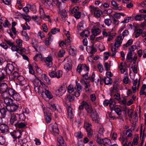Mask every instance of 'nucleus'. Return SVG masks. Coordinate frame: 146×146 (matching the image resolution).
<instances>
[{
    "label": "nucleus",
    "instance_id": "nucleus-1",
    "mask_svg": "<svg viewBox=\"0 0 146 146\" xmlns=\"http://www.w3.org/2000/svg\"><path fill=\"white\" fill-rule=\"evenodd\" d=\"M8 95L17 101L19 102L21 100V97L19 94L16 92L15 90L12 89H10L9 91Z\"/></svg>",
    "mask_w": 146,
    "mask_h": 146
},
{
    "label": "nucleus",
    "instance_id": "nucleus-2",
    "mask_svg": "<svg viewBox=\"0 0 146 146\" xmlns=\"http://www.w3.org/2000/svg\"><path fill=\"white\" fill-rule=\"evenodd\" d=\"M10 89L12 88L9 87L5 83L2 82L0 83V93L1 94V95H3L4 94L8 95V92Z\"/></svg>",
    "mask_w": 146,
    "mask_h": 146
},
{
    "label": "nucleus",
    "instance_id": "nucleus-3",
    "mask_svg": "<svg viewBox=\"0 0 146 146\" xmlns=\"http://www.w3.org/2000/svg\"><path fill=\"white\" fill-rule=\"evenodd\" d=\"M80 82L84 85L85 91L86 93L89 94L92 92L89 81H86L83 79H82L80 80Z\"/></svg>",
    "mask_w": 146,
    "mask_h": 146
},
{
    "label": "nucleus",
    "instance_id": "nucleus-4",
    "mask_svg": "<svg viewBox=\"0 0 146 146\" xmlns=\"http://www.w3.org/2000/svg\"><path fill=\"white\" fill-rule=\"evenodd\" d=\"M9 96L8 94H5L0 95V97L4 100V102L7 105V106H10L13 104V100L9 98Z\"/></svg>",
    "mask_w": 146,
    "mask_h": 146
},
{
    "label": "nucleus",
    "instance_id": "nucleus-5",
    "mask_svg": "<svg viewBox=\"0 0 146 146\" xmlns=\"http://www.w3.org/2000/svg\"><path fill=\"white\" fill-rule=\"evenodd\" d=\"M19 121V115L18 114L11 113V117L9 120V122L11 125H15Z\"/></svg>",
    "mask_w": 146,
    "mask_h": 146
},
{
    "label": "nucleus",
    "instance_id": "nucleus-6",
    "mask_svg": "<svg viewBox=\"0 0 146 146\" xmlns=\"http://www.w3.org/2000/svg\"><path fill=\"white\" fill-rule=\"evenodd\" d=\"M92 125L90 123L85 122L84 127L86 129L87 133L88 136L91 137L92 135L93 131L91 129Z\"/></svg>",
    "mask_w": 146,
    "mask_h": 146
},
{
    "label": "nucleus",
    "instance_id": "nucleus-7",
    "mask_svg": "<svg viewBox=\"0 0 146 146\" xmlns=\"http://www.w3.org/2000/svg\"><path fill=\"white\" fill-rule=\"evenodd\" d=\"M68 11H66L64 9L61 10L60 8L58 9V12L61 16L60 19L62 21H65V19L67 16V13Z\"/></svg>",
    "mask_w": 146,
    "mask_h": 146
},
{
    "label": "nucleus",
    "instance_id": "nucleus-8",
    "mask_svg": "<svg viewBox=\"0 0 146 146\" xmlns=\"http://www.w3.org/2000/svg\"><path fill=\"white\" fill-rule=\"evenodd\" d=\"M89 68L85 64H80L77 67V70L79 73L82 71H87L89 70Z\"/></svg>",
    "mask_w": 146,
    "mask_h": 146
},
{
    "label": "nucleus",
    "instance_id": "nucleus-9",
    "mask_svg": "<svg viewBox=\"0 0 146 146\" xmlns=\"http://www.w3.org/2000/svg\"><path fill=\"white\" fill-rule=\"evenodd\" d=\"M76 88H75L76 91L74 92V96L76 97H78L80 95V93L82 91V87L79 83H78L77 82H76Z\"/></svg>",
    "mask_w": 146,
    "mask_h": 146
},
{
    "label": "nucleus",
    "instance_id": "nucleus-10",
    "mask_svg": "<svg viewBox=\"0 0 146 146\" xmlns=\"http://www.w3.org/2000/svg\"><path fill=\"white\" fill-rule=\"evenodd\" d=\"M64 106L67 108L68 117L70 119H72L73 117V113L72 109L70 106V104H68L65 102L64 104Z\"/></svg>",
    "mask_w": 146,
    "mask_h": 146
},
{
    "label": "nucleus",
    "instance_id": "nucleus-11",
    "mask_svg": "<svg viewBox=\"0 0 146 146\" xmlns=\"http://www.w3.org/2000/svg\"><path fill=\"white\" fill-rule=\"evenodd\" d=\"M19 106L16 104H12L10 106H7L6 108L8 111L10 113L15 111L18 108Z\"/></svg>",
    "mask_w": 146,
    "mask_h": 146
},
{
    "label": "nucleus",
    "instance_id": "nucleus-12",
    "mask_svg": "<svg viewBox=\"0 0 146 146\" xmlns=\"http://www.w3.org/2000/svg\"><path fill=\"white\" fill-rule=\"evenodd\" d=\"M123 39L121 35L118 36L115 39V41L114 43V46L115 47H118L120 46Z\"/></svg>",
    "mask_w": 146,
    "mask_h": 146
},
{
    "label": "nucleus",
    "instance_id": "nucleus-13",
    "mask_svg": "<svg viewBox=\"0 0 146 146\" xmlns=\"http://www.w3.org/2000/svg\"><path fill=\"white\" fill-rule=\"evenodd\" d=\"M50 130L52 133L54 135H56L59 133V129L57 124H54L50 128Z\"/></svg>",
    "mask_w": 146,
    "mask_h": 146
},
{
    "label": "nucleus",
    "instance_id": "nucleus-14",
    "mask_svg": "<svg viewBox=\"0 0 146 146\" xmlns=\"http://www.w3.org/2000/svg\"><path fill=\"white\" fill-rule=\"evenodd\" d=\"M8 127L7 124H0V133H6L8 131Z\"/></svg>",
    "mask_w": 146,
    "mask_h": 146
},
{
    "label": "nucleus",
    "instance_id": "nucleus-15",
    "mask_svg": "<svg viewBox=\"0 0 146 146\" xmlns=\"http://www.w3.org/2000/svg\"><path fill=\"white\" fill-rule=\"evenodd\" d=\"M14 70V67L12 63L7 64L6 66V72L8 74H11Z\"/></svg>",
    "mask_w": 146,
    "mask_h": 146
},
{
    "label": "nucleus",
    "instance_id": "nucleus-16",
    "mask_svg": "<svg viewBox=\"0 0 146 146\" xmlns=\"http://www.w3.org/2000/svg\"><path fill=\"white\" fill-rule=\"evenodd\" d=\"M22 40L20 39H17L16 40V42L17 44V46L19 47V48H20L21 51L24 52L25 51V48H23L22 46Z\"/></svg>",
    "mask_w": 146,
    "mask_h": 146
},
{
    "label": "nucleus",
    "instance_id": "nucleus-17",
    "mask_svg": "<svg viewBox=\"0 0 146 146\" xmlns=\"http://www.w3.org/2000/svg\"><path fill=\"white\" fill-rule=\"evenodd\" d=\"M87 52L91 54H93L96 52L97 50L96 48L93 45L92 46H88L86 48Z\"/></svg>",
    "mask_w": 146,
    "mask_h": 146
},
{
    "label": "nucleus",
    "instance_id": "nucleus-18",
    "mask_svg": "<svg viewBox=\"0 0 146 146\" xmlns=\"http://www.w3.org/2000/svg\"><path fill=\"white\" fill-rule=\"evenodd\" d=\"M42 3L47 9H50L52 6V4L49 0H41Z\"/></svg>",
    "mask_w": 146,
    "mask_h": 146
},
{
    "label": "nucleus",
    "instance_id": "nucleus-19",
    "mask_svg": "<svg viewBox=\"0 0 146 146\" xmlns=\"http://www.w3.org/2000/svg\"><path fill=\"white\" fill-rule=\"evenodd\" d=\"M42 95L44 94L46 97L50 99H52V95H51L50 92L47 90L46 88H44L42 92Z\"/></svg>",
    "mask_w": 146,
    "mask_h": 146
},
{
    "label": "nucleus",
    "instance_id": "nucleus-20",
    "mask_svg": "<svg viewBox=\"0 0 146 146\" xmlns=\"http://www.w3.org/2000/svg\"><path fill=\"white\" fill-rule=\"evenodd\" d=\"M52 58L50 56H48L46 58L45 61L48 67L50 68L52 66Z\"/></svg>",
    "mask_w": 146,
    "mask_h": 146
},
{
    "label": "nucleus",
    "instance_id": "nucleus-21",
    "mask_svg": "<svg viewBox=\"0 0 146 146\" xmlns=\"http://www.w3.org/2000/svg\"><path fill=\"white\" fill-rule=\"evenodd\" d=\"M66 91V89L65 88L61 86L58 90H56V92L57 95L61 96L64 94Z\"/></svg>",
    "mask_w": 146,
    "mask_h": 146
},
{
    "label": "nucleus",
    "instance_id": "nucleus-22",
    "mask_svg": "<svg viewBox=\"0 0 146 146\" xmlns=\"http://www.w3.org/2000/svg\"><path fill=\"white\" fill-rule=\"evenodd\" d=\"M27 125L26 123L25 122H22L21 121H19L14 126L16 128H23L25 127Z\"/></svg>",
    "mask_w": 146,
    "mask_h": 146
},
{
    "label": "nucleus",
    "instance_id": "nucleus-23",
    "mask_svg": "<svg viewBox=\"0 0 146 146\" xmlns=\"http://www.w3.org/2000/svg\"><path fill=\"white\" fill-rule=\"evenodd\" d=\"M91 117L94 121L97 123H99V121L98 119V116L97 112L96 111L93 112L91 115Z\"/></svg>",
    "mask_w": 146,
    "mask_h": 146
},
{
    "label": "nucleus",
    "instance_id": "nucleus-24",
    "mask_svg": "<svg viewBox=\"0 0 146 146\" xmlns=\"http://www.w3.org/2000/svg\"><path fill=\"white\" fill-rule=\"evenodd\" d=\"M7 111L5 108V106L3 105L0 108V113L1 114V117L4 118L6 115Z\"/></svg>",
    "mask_w": 146,
    "mask_h": 146
},
{
    "label": "nucleus",
    "instance_id": "nucleus-25",
    "mask_svg": "<svg viewBox=\"0 0 146 146\" xmlns=\"http://www.w3.org/2000/svg\"><path fill=\"white\" fill-rule=\"evenodd\" d=\"M111 5L115 7V9L121 10L122 9L121 7L119 5V4L116 3L113 0L111 1Z\"/></svg>",
    "mask_w": 146,
    "mask_h": 146
},
{
    "label": "nucleus",
    "instance_id": "nucleus-26",
    "mask_svg": "<svg viewBox=\"0 0 146 146\" xmlns=\"http://www.w3.org/2000/svg\"><path fill=\"white\" fill-rule=\"evenodd\" d=\"M6 72L5 70H2L0 72V81H2L5 78L6 76Z\"/></svg>",
    "mask_w": 146,
    "mask_h": 146
},
{
    "label": "nucleus",
    "instance_id": "nucleus-27",
    "mask_svg": "<svg viewBox=\"0 0 146 146\" xmlns=\"http://www.w3.org/2000/svg\"><path fill=\"white\" fill-rule=\"evenodd\" d=\"M47 108H49L52 111H58L56 106V104H49L47 105Z\"/></svg>",
    "mask_w": 146,
    "mask_h": 146
},
{
    "label": "nucleus",
    "instance_id": "nucleus-28",
    "mask_svg": "<svg viewBox=\"0 0 146 146\" xmlns=\"http://www.w3.org/2000/svg\"><path fill=\"white\" fill-rule=\"evenodd\" d=\"M11 49L13 51H17V52L20 54H21L24 52L21 51L20 48H19L17 46H16L14 45H13L11 46Z\"/></svg>",
    "mask_w": 146,
    "mask_h": 146
},
{
    "label": "nucleus",
    "instance_id": "nucleus-29",
    "mask_svg": "<svg viewBox=\"0 0 146 146\" xmlns=\"http://www.w3.org/2000/svg\"><path fill=\"white\" fill-rule=\"evenodd\" d=\"M116 106L115 100L113 99H110L109 104V107L111 110H113Z\"/></svg>",
    "mask_w": 146,
    "mask_h": 146
},
{
    "label": "nucleus",
    "instance_id": "nucleus-30",
    "mask_svg": "<svg viewBox=\"0 0 146 146\" xmlns=\"http://www.w3.org/2000/svg\"><path fill=\"white\" fill-rule=\"evenodd\" d=\"M57 141L60 144L59 146H66V144L64 143V140L62 136H59L58 137Z\"/></svg>",
    "mask_w": 146,
    "mask_h": 146
},
{
    "label": "nucleus",
    "instance_id": "nucleus-31",
    "mask_svg": "<svg viewBox=\"0 0 146 146\" xmlns=\"http://www.w3.org/2000/svg\"><path fill=\"white\" fill-rule=\"evenodd\" d=\"M142 32L143 31L141 29L138 28L136 29L134 33L135 37L137 38L141 33H142Z\"/></svg>",
    "mask_w": 146,
    "mask_h": 146
},
{
    "label": "nucleus",
    "instance_id": "nucleus-32",
    "mask_svg": "<svg viewBox=\"0 0 146 146\" xmlns=\"http://www.w3.org/2000/svg\"><path fill=\"white\" fill-rule=\"evenodd\" d=\"M103 80L105 83L106 85L111 84L112 82V79L108 76L105 77L103 79Z\"/></svg>",
    "mask_w": 146,
    "mask_h": 146
},
{
    "label": "nucleus",
    "instance_id": "nucleus-33",
    "mask_svg": "<svg viewBox=\"0 0 146 146\" xmlns=\"http://www.w3.org/2000/svg\"><path fill=\"white\" fill-rule=\"evenodd\" d=\"M139 93L140 95H144L146 96V85L145 84H144L142 85Z\"/></svg>",
    "mask_w": 146,
    "mask_h": 146
},
{
    "label": "nucleus",
    "instance_id": "nucleus-34",
    "mask_svg": "<svg viewBox=\"0 0 146 146\" xmlns=\"http://www.w3.org/2000/svg\"><path fill=\"white\" fill-rule=\"evenodd\" d=\"M85 110L88 113H92L94 112L91 106L89 105L88 103L86 106Z\"/></svg>",
    "mask_w": 146,
    "mask_h": 146
},
{
    "label": "nucleus",
    "instance_id": "nucleus-35",
    "mask_svg": "<svg viewBox=\"0 0 146 146\" xmlns=\"http://www.w3.org/2000/svg\"><path fill=\"white\" fill-rule=\"evenodd\" d=\"M11 135L13 137L17 138L18 141H19V138H21V133L20 131H17L13 133Z\"/></svg>",
    "mask_w": 146,
    "mask_h": 146
},
{
    "label": "nucleus",
    "instance_id": "nucleus-36",
    "mask_svg": "<svg viewBox=\"0 0 146 146\" xmlns=\"http://www.w3.org/2000/svg\"><path fill=\"white\" fill-rule=\"evenodd\" d=\"M118 85L117 84L115 83L113 85V87L112 88H111L110 90V92H111V95H113V93H115L117 91V87Z\"/></svg>",
    "mask_w": 146,
    "mask_h": 146
},
{
    "label": "nucleus",
    "instance_id": "nucleus-37",
    "mask_svg": "<svg viewBox=\"0 0 146 146\" xmlns=\"http://www.w3.org/2000/svg\"><path fill=\"white\" fill-rule=\"evenodd\" d=\"M19 73L15 71L13 74L10 75L9 78L11 80H15V79L17 78V77Z\"/></svg>",
    "mask_w": 146,
    "mask_h": 146
},
{
    "label": "nucleus",
    "instance_id": "nucleus-38",
    "mask_svg": "<svg viewBox=\"0 0 146 146\" xmlns=\"http://www.w3.org/2000/svg\"><path fill=\"white\" fill-rule=\"evenodd\" d=\"M53 39V36L50 35L48 38H46L45 41V44L46 45H49Z\"/></svg>",
    "mask_w": 146,
    "mask_h": 146
},
{
    "label": "nucleus",
    "instance_id": "nucleus-39",
    "mask_svg": "<svg viewBox=\"0 0 146 146\" xmlns=\"http://www.w3.org/2000/svg\"><path fill=\"white\" fill-rule=\"evenodd\" d=\"M69 53L72 56L75 55L76 53V48L74 47H71L69 49Z\"/></svg>",
    "mask_w": 146,
    "mask_h": 146
},
{
    "label": "nucleus",
    "instance_id": "nucleus-40",
    "mask_svg": "<svg viewBox=\"0 0 146 146\" xmlns=\"http://www.w3.org/2000/svg\"><path fill=\"white\" fill-rule=\"evenodd\" d=\"M103 144L104 146H110L111 145V141L110 139L108 138H105L103 140Z\"/></svg>",
    "mask_w": 146,
    "mask_h": 146
},
{
    "label": "nucleus",
    "instance_id": "nucleus-41",
    "mask_svg": "<svg viewBox=\"0 0 146 146\" xmlns=\"http://www.w3.org/2000/svg\"><path fill=\"white\" fill-rule=\"evenodd\" d=\"M35 90L39 93H42L44 88H42L41 85L39 86H35Z\"/></svg>",
    "mask_w": 146,
    "mask_h": 146
},
{
    "label": "nucleus",
    "instance_id": "nucleus-42",
    "mask_svg": "<svg viewBox=\"0 0 146 146\" xmlns=\"http://www.w3.org/2000/svg\"><path fill=\"white\" fill-rule=\"evenodd\" d=\"M17 79L19 81V82H19V84L21 86H23V82L25 80L24 77L22 76H20L19 74V75L17 76Z\"/></svg>",
    "mask_w": 146,
    "mask_h": 146
},
{
    "label": "nucleus",
    "instance_id": "nucleus-43",
    "mask_svg": "<svg viewBox=\"0 0 146 146\" xmlns=\"http://www.w3.org/2000/svg\"><path fill=\"white\" fill-rule=\"evenodd\" d=\"M94 16L96 17H99L102 14V11L97 8L94 13Z\"/></svg>",
    "mask_w": 146,
    "mask_h": 146
},
{
    "label": "nucleus",
    "instance_id": "nucleus-44",
    "mask_svg": "<svg viewBox=\"0 0 146 146\" xmlns=\"http://www.w3.org/2000/svg\"><path fill=\"white\" fill-rule=\"evenodd\" d=\"M72 64L70 62L66 63L64 66V68L66 70L69 71L71 69Z\"/></svg>",
    "mask_w": 146,
    "mask_h": 146
},
{
    "label": "nucleus",
    "instance_id": "nucleus-45",
    "mask_svg": "<svg viewBox=\"0 0 146 146\" xmlns=\"http://www.w3.org/2000/svg\"><path fill=\"white\" fill-rule=\"evenodd\" d=\"M75 90L73 85L70 84L68 87L67 91L69 94H71L73 92H74Z\"/></svg>",
    "mask_w": 146,
    "mask_h": 146
},
{
    "label": "nucleus",
    "instance_id": "nucleus-46",
    "mask_svg": "<svg viewBox=\"0 0 146 146\" xmlns=\"http://www.w3.org/2000/svg\"><path fill=\"white\" fill-rule=\"evenodd\" d=\"M90 32L88 30H85L82 32L80 34V36L82 37L84 36L85 37H88L90 34Z\"/></svg>",
    "mask_w": 146,
    "mask_h": 146
},
{
    "label": "nucleus",
    "instance_id": "nucleus-47",
    "mask_svg": "<svg viewBox=\"0 0 146 146\" xmlns=\"http://www.w3.org/2000/svg\"><path fill=\"white\" fill-rule=\"evenodd\" d=\"M138 80L137 79H136L134 80L133 83V86L132 87V89L133 90V92L135 93L136 92V86Z\"/></svg>",
    "mask_w": 146,
    "mask_h": 146
},
{
    "label": "nucleus",
    "instance_id": "nucleus-48",
    "mask_svg": "<svg viewBox=\"0 0 146 146\" xmlns=\"http://www.w3.org/2000/svg\"><path fill=\"white\" fill-rule=\"evenodd\" d=\"M87 103L85 101H83L81 102L80 105L79 107V110H83L84 108V107L85 109Z\"/></svg>",
    "mask_w": 146,
    "mask_h": 146
},
{
    "label": "nucleus",
    "instance_id": "nucleus-49",
    "mask_svg": "<svg viewBox=\"0 0 146 146\" xmlns=\"http://www.w3.org/2000/svg\"><path fill=\"white\" fill-rule=\"evenodd\" d=\"M19 119H20L19 121H24L26 118L25 115V114L21 113V114H19Z\"/></svg>",
    "mask_w": 146,
    "mask_h": 146
},
{
    "label": "nucleus",
    "instance_id": "nucleus-50",
    "mask_svg": "<svg viewBox=\"0 0 146 146\" xmlns=\"http://www.w3.org/2000/svg\"><path fill=\"white\" fill-rule=\"evenodd\" d=\"M84 22L82 21L79 23L78 24L77 28L78 30H82L83 29L84 25Z\"/></svg>",
    "mask_w": 146,
    "mask_h": 146
},
{
    "label": "nucleus",
    "instance_id": "nucleus-51",
    "mask_svg": "<svg viewBox=\"0 0 146 146\" xmlns=\"http://www.w3.org/2000/svg\"><path fill=\"white\" fill-rule=\"evenodd\" d=\"M23 90L25 91V92L24 93L26 94V93H28L30 92V86L28 85H26V86H25L23 88Z\"/></svg>",
    "mask_w": 146,
    "mask_h": 146
},
{
    "label": "nucleus",
    "instance_id": "nucleus-52",
    "mask_svg": "<svg viewBox=\"0 0 146 146\" xmlns=\"http://www.w3.org/2000/svg\"><path fill=\"white\" fill-rule=\"evenodd\" d=\"M133 42V40L132 39H130L128 40L127 43L123 45V48H124L125 47H127L131 45L132 44Z\"/></svg>",
    "mask_w": 146,
    "mask_h": 146
},
{
    "label": "nucleus",
    "instance_id": "nucleus-53",
    "mask_svg": "<svg viewBox=\"0 0 146 146\" xmlns=\"http://www.w3.org/2000/svg\"><path fill=\"white\" fill-rule=\"evenodd\" d=\"M120 141L121 142L122 144L127 143V138L125 136H122L119 139Z\"/></svg>",
    "mask_w": 146,
    "mask_h": 146
},
{
    "label": "nucleus",
    "instance_id": "nucleus-54",
    "mask_svg": "<svg viewBox=\"0 0 146 146\" xmlns=\"http://www.w3.org/2000/svg\"><path fill=\"white\" fill-rule=\"evenodd\" d=\"M112 21L110 19L107 18L105 19L104 22L105 24L108 26H110L112 23Z\"/></svg>",
    "mask_w": 146,
    "mask_h": 146
},
{
    "label": "nucleus",
    "instance_id": "nucleus-55",
    "mask_svg": "<svg viewBox=\"0 0 146 146\" xmlns=\"http://www.w3.org/2000/svg\"><path fill=\"white\" fill-rule=\"evenodd\" d=\"M33 46L36 50V47L37 46V42L36 41L35 38H33L32 39L31 42Z\"/></svg>",
    "mask_w": 146,
    "mask_h": 146
},
{
    "label": "nucleus",
    "instance_id": "nucleus-56",
    "mask_svg": "<svg viewBox=\"0 0 146 146\" xmlns=\"http://www.w3.org/2000/svg\"><path fill=\"white\" fill-rule=\"evenodd\" d=\"M142 16L143 15H142V14L137 15L135 17L134 19L137 21H141L143 20Z\"/></svg>",
    "mask_w": 146,
    "mask_h": 146
},
{
    "label": "nucleus",
    "instance_id": "nucleus-57",
    "mask_svg": "<svg viewBox=\"0 0 146 146\" xmlns=\"http://www.w3.org/2000/svg\"><path fill=\"white\" fill-rule=\"evenodd\" d=\"M27 6H28L29 8V9L33 11H36V7L35 5H31L30 4H27Z\"/></svg>",
    "mask_w": 146,
    "mask_h": 146
},
{
    "label": "nucleus",
    "instance_id": "nucleus-58",
    "mask_svg": "<svg viewBox=\"0 0 146 146\" xmlns=\"http://www.w3.org/2000/svg\"><path fill=\"white\" fill-rule=\"evenodd\" d=\"M22 35L25 36V40L26 41H28L29 39V38L28 35L27 33L25 31H23L22 32Z\"/></svg>",
    "mask_w": 146,
    "mask_h": 146
},
{
    "label": "nucleus",
    "instance_id": "nucleus-59",
    "mask_svg": "<svg viewBox=\"0 0 146 146\" xmlns=\"http://www.w3.org/2000/svg\"><path fill=\"white\" fill-rule=\"evenodd\" d=\"M62 71L61 70H58L56 72V77L58 78H60L62 76Z\"/></svg>",
    "mask_w": 146,
    "mask_h": 146
},
{
    "label": "nucleus",
    "instance_id": "nucleus-60",
    "mask_svg": "<svg viewBox=\"0 0 146 146\" xmlns=\"http://www.w3.org/2000/svg\"><path fill=\"white\" fill-rule=\"evenodd\" d=\"M100 32V30L98 28L93 29L92 30V33L93 34L95 35H96L97 34L99 33Z\"/></svg>",
    "mask_w": 146,
    "mask_h": 146
},
{
    "label": "nucleus",
    "instance_id": "nucleus-61",
    "mask_svg": "<svg viewBox=\"0 0 146 146\" xmlns=\"http://www.w3.org/2000/svg\"><path fill=\"white\" fill-rule=\"evenodd\" d=\"M75 136L78 138L81 139L83 137V135L81 132H77L74 134Z\"/></svg>",
    "mask_w": 146,
    "mask_h": 146
},
{
    "label": "nucleus",
    "instance_id": "nucleus-62",
    "mask_svg": "<svg viewBox=\"0 0 146 146\" xmlns=\"http://www.w3.org/2000/svg\"><path fill=\"white\" fill-rule=\"evenodd\" d=\"M4 40L10 46H11L14 44V43L11 40H10L7 38L4 39Z\"/></svg>",
    "mask_w": 146,
    "mask_h": 146
},
{
    "label": "nucleus",
    "instance_id": "nucleus-63",
    "mask_svg": "<svg viewBox=\"0 0 146 146\" xmlns=\"http://www.w3.org/2000/svg\"><path fill=\"white\" fill-rule=\"evenodd\" d=\"M65 52V51L64 50H60L58 53V56L60 57H63L64 56Z\"/></svg>",
    "mask_w": 146,
    "mask_h": 146
},
{
    "label": "nucleus",
    "instance_id": "nucleus-64",
    "mask_svg": "<svg viewBox=\"0 0 146 146\" xmlns=\"http://www.w3.org/2000/svg\"><path fill=\"white\" fill-rule=\"evenodd\" d=\"M40 84V80L37 78H36L35 80L34 84L35 86H39Z\"/></svg>",
    "mask_w": 146,
    "mask_h": 146
}]
</instances>
